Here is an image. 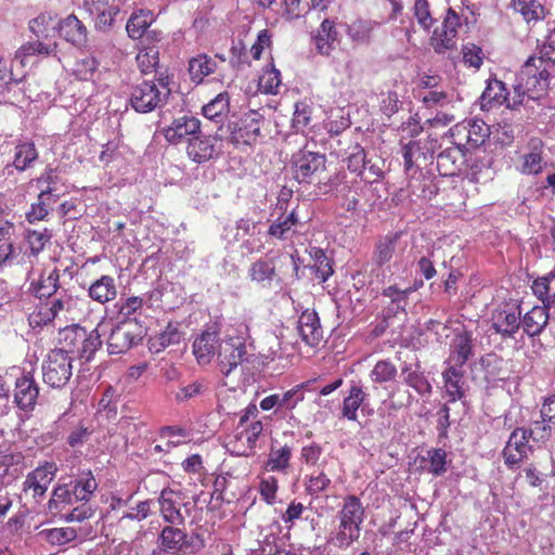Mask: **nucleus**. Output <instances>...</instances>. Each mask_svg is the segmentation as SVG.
I'll use <instances>...</instances> for the list:
<instances>
[{
  "label": "nucleus",
  "mask_w": 555,
  "mask_h": 555,
  "mask_svg": "<svg viewBox=\"0 0 555 555\" xmlns=\"http://www.w3.org/2000/svg\"><path fill=\"white\" fill-rule=\"evenodd\" d=\"M173 76L168 72H156L154 79H144L133 85L129 93V104L138 113L146 114L163 107L170 94Z\"/></svg>",
  "instance_id": "f257e3e1"
},
{
  "label": "nucleus",
  "mask_w": 555,
  "mask_h": 555,
  "mask_svg": "<svg viewBox=\"0 0 555 555\" xmlns=\"http://www.w3.org/2000/svg\"><path fill=\"white\" fill-rule=\"evenodd\" d=\"M258 416L259 410L255 403H249L243 409L233 436L227 443L230 452L238 456L254 454L257 441L263 431V424Z\"/></svg>",
  "instance_id": "f03ea898"
},
{
  "label": "nucleus",
  "mask_w": 555,
  "mask_h": 555,
  "mask_svg": "<svg viewBox=\"0 0 555 555\" xmlns=\"http://www.w3.org/2000/svg\"><path fill=\"white\" fill-rule=\"evenodd\" d=\"M364 518L365 509L361 500L354 494L345 496L337 513L338 527L334 537L335 545L347 548L358 541Z\"/></svg>",
  "instance_id": "7ed1b4c3"
},
{
  "label": "nucleus",
  "mask_w": 555,
  "mask_h": 555,
  "mask_svg": "<svg viewBox=\"0 0 555 555\" xmlns=\"http://www.w3.org/2000/svg\"><path fill=\"white\" fill-rule=\"evenodd\" d=\"M326 156L318 152L300 150L293 156V176L300 184L326 185Z\"/></svg>",
  "instance_id": "20e7f679"
},
{
  "label": "nucleus",
  "mask_w": 555,
  "mask_h": 555,
  "mask_svg": "<svg viewBox=\"0 0 555 555\" xmlns=\"http://www.w3.org/2000/svg\"><path fill=\"white\" fill-rule=\"evenodd\" d=\"M551 68L538 57L530 56L526 61L520 72V79L528 99L537 101L546 94L550 86Z\"/></svg>",
  "instance_id": "39448f33"
},
{
  "label": "nucleus",
  "mask_w": 555,
  "mask_h": 555,
  "mask_svg": "<svg viewBox=\"0 0 555 555\" xmlns=\"http://www.w3.org/2000/svg\"><path fill=\"white\" fill-rule=\"evenodd\" d=\"M73 358L62 350H51L42 364L43 382L52 388L65 386L73 374Z\"/></svg>",
  "instance_id": "423d86ee"
},
{
  "label": "nucleus",
  "mask_w": 555,
  "mask_h": 555,
  "mask_svg": "<svg viewBox=\"0 0 555 555\" xmlns=\"http://www.w3.org/2000/svg\"><path fill=\"white\" fill-rule=\"evenodd\" d=\"M143 338L138 323L126 320L116 324L107 338V350L111 354H120L138 345Z\"/></svg>",
  "instance_id": "0eeeda50"
},
{
  "label": "nucleus",
  "mask_w": 555,
  "mask_h": 555,
  "mask_svg": "<svg viewBox=\"0 0 555 555\" xmlns=\"http://www.w3.org/2000/svg\"><path fill=\"white\" fill-rule=\"evenodd\" d=\"M520 315L519 305H501L491 313V328L503 339L514 338L520 328Z\"/></svg>",
  "instance_id": "6e6552de"
},
{
  "label": "nucleus",
  "mask_w": 555,
  "mask_h": 555,
  "mask_svg": "<svg viewBox=\"0 0 555 555\" xmlns=\"http://www.w3.org/2000/svg\"><path fill=\"white\" fill-rule=\"evenodd\" d=\"M461 17L449 8L440 27H437L430 38V46L437 53H444L456 48L457 29L461 27Z\"/></svg>",
  "instance_id": "1a4fd4ad"
},
{
  "label": "nucleus",
  "mask_w": 555,
  "mask_h": 555,
  "mask_svg": "<svg viewBox=\"0 0 555 555\" xmlns=\"http://www.w3.org/2000/svg\"><path fill=\"white\" fill-rule=\"evenodd\" d=\"M263 121V116L256 111L245 113L237 121L229 125L231 142L250 145L259 137Z\"/></svg>",
  "instance_id": "9d476101"
},
{
  "label": "nucleus",
  "mask_w": 555,
  "mask_h": 555,
  "mask_svg": "<svg viewBox=\"0 0 555 555\" xmlns=\"http://www.w3.org/2000/svg\"><path fill=\"white\" fill-rule=\"evenodd\" d=\"M82 8L94 22L95 29L108 31L120 13L116 0H82Z\"/></svg>",
  "instance_id": "9b49d317"
},
{
  "label": "nucleus",
  "mask_w": 555,
  "mask_h": 555,
  "mask_svg": "<svg viewBox=\"0 0 555 555\" xmlns=\"http://www.w3.org/2000/svg\"><path fill=\"white\" fill-rule=\"evenodd\" d=\"M220 326L218 323L207 324L205 330L195 337L193 341V354L196 361L201 365H205L211 362L216 356L220 341Z\"/></svg>",
  "instance_id": "f8f14e48"
},
{
  "label": "nucleus",
  "mask_w": 555,
  "mask_h": 555,
  "mask_svg": "<svg viewBox=\"0 0 555 555\" xmlns=\"http://www.w3.org/2000/svg\"><path fill=\"white\" fill-rule=\"evenodd\" d=\"M53 314L55 320L63 323L79 320L85 313L87 300L78 296H73L66 291L59 293L51 298Z\"/></svg>",
  "instance_id": "ddd939ff"
},
{
  "label": "nucleus",
  "mask_w": 555,
  "mask_h": 555,
  "mask_svg": "<svg viewBox=\"0 0 555 555\" xmlns=\"http://www.w3.org/2000/svg\"><path fill=\"white\" fill-rule=\"evenodd\" d=\"M545 143L539 137L528 140L524 154L520 156L518 171L525 176H538L546 167Z\"/></svg>",
  "instance_id": "4468645a"
},
{
  "label": "nucleus",
  "mask_w": 555,
  "mask_h": 555,
  "mask_svg": "<svg viewBox=\"0 0 555 555\" xmlns=\"http://www.w3.org/2000/svg\"><path fill=\"white\" fill-rule=\"evenodd\" d=\"M56 472L57 467L54 462H46L38 466L26 476L23 482L24 492L30 493L35 500L41 499L53 481Z\"/></svg>",
  "instance_id": "2eb2a0df"
},
{
  "label": "nucleus",
  "mask_w": 555,
  "mask_h": 555,
  "mask_svg": "<svg viewBox=\"0 0 555 555\" xmlns=\"http://www.w3.org/2000/svg\"><path fill=\"white\" fill-rule=\"evenodd\" d=\"M529 439L527 429L524 427H517L512 431L508 441L503 449V457L506 466L513 467L518 465L528 456V453L531 450Z\"/></svg>",
  "instance_id": "dca6fc26"
},
{
  "label": "nucleus",
  "mask_w": 555,
  "mask_h": 555,
  "mask_svg": "<svg viewBox=\"0 0 555 555\" xmlns=\"http://www.w3.org/2000/svg\"><path fill=\"white\" fill-rule=\"evenodd\" d=\"M312 41L319 54L330 56L340 43L336 22L324 18L312 34Z\"/></svg>",
  "instance_id": "f3484780"
},
{
  "label": "nucleus",
  "mask_w": 555,
  "mask_h": 555,
  "mask_svg": "<svg viewBox=\"0 0 555 555\" xmlns=\"http://www.w3.org/2000/svg\"><path fill=\"white\" fill-rule=\"evenodd\" d=\"M246 354L245 343L241 338L229 337L217 353L218 363L223 374H230L238 364H241Z\"/></svg>",
  "instance_id": "a211bd4d"
},
{
  "label": "nucleus",
  "mask_w": 555,
  "mask_h": 555,
  "mask_svg": "<svg viewBox=\"0 0 555 555\" xmlns=\"http://www.w3.org/2000/svg\"><path fill=\"white\" fill-rule=\"evenodd\" d=\"M59 51L56 40L31 39L24 42L14 53V60L18 61L23 68L26 67L29 60L34 56L49 57L55 56Z\"/></svg>",
  "instance_id": "6ab92c4d"
},
{
  "label": "nucleus",
  "mask_w": 555,
  "mask_h": 555,
  "mask_svg": "<svg viewBox=\"0 0 555 555\" xmlns=\"http://www.w3.org/2000/svg\"><path fill=\"white\" fill-rule=\"evenodd\" d=\"M201 133V121L192 116H182L172 120V122L164 129L165 139L170 144H180L188 142L189 138Z\"/></svg>",
  "instance_id": "aec40b11"
},
{
  "label": "nucleus",
  "mask_w": 555,
  "mask_h": 555,
  "mask_svg": "<svg viewBox=\"0 0 555 555\" xmlns=\"http://www.w3.org/2000/svg\"><path fill=\"white\" fill-rule=\"evenodd\" d=\"M181 493L170 488L160 491L158 498L159 513L163 520L169 525L182 526L185 518L181 513Z\"/></svg>",
  "instance_id": "412c9836"
},
{
  "label": "nucleus",
  "mask_w": 555,
  "mask_h": 555,
  "mask_svg": "<svg viewBox=\"0 0 555 555\" xmlns=\"http://www.w3.org/2000/svg\"><path fill=\"white\" fill-rule=\"evenodd\" d=\"M39 396V386L30 374H23L15 380L14 403L23 411L35 408Z\"/></svg>",
  "instance_id": "4be33fe9"
},
{
  "label": "nucleus",
  "mask_w": 555,
  "mask_h": 555,
  "mask_svg": "<svg viewBox=\"0 0 555 555\" xmlns=\"http://www.w3.org/2000/svg\"><path fill=\"white\" fill-rule=\"evenodd\" d=\"M249 279L262 288H271L281 283L276 270L275 258H260L253 262L248 269Z\"/></svg>",
  "instance_id": "5701e85b"
},
{
  "label": "nucleus",
  "mask_w": 555,
  "mask_h": 555,
  "mask_svg": "<svg viewBox=\"0 0 555 555\" xmlns=\"http://www.w3.org/2000/svg\"><path fill=\"white\" fill-rule=\"evenodd\" d=\"M298 332L306 345L318 347L323 340V328L314 310L306 309L298 319Z\"/></svg>",
  "instance_id": "b1692460"
},
{
  "label": "nucleus",
  "mask_w": 555,
  "mask_h": 555,
  "mask_svg": "<svg viewBox=\"0 0 555 555\" xmlns=\"http://www.w3.org/2000/svg\"><path fill=\"white\" fill-rule=\"evenodd\" d=\"M466 163V152L459 146L443 150L437 156V170L442 177L459 176Z\"/></svg>",
  "instance_id": "393cba45"
},
{
  "label": "nucleus",
  "mask_w": 555,
  "mask_h": 555,
  "mask_svg": "<svg viewBox=\"0 0 555 555\" xmlns=\"http://www.w3.org/2000/svg\"><path fill=\"white\" fill-rule=\"evenodd\" d=\"M57 29L60 36L75 47H83L88 41V29L74 13L60 20Z\"/></svg>",
  "instance_id": "a878e982"
},
{
  "label": "nucleus",
  "mask_w": 555,
  "mask_h": 555,
  "mask_svg": "<svg viewBox=\"0 0 555 555\" xmlns=\"http://www.w3.org/2000/svg\"><path fill=\"white\" fill-rule=\"evenodd\" d=\"M216 143L214 137L196 134L188 139L186 154L196 164L206 163L217 154Z\"/></svg>",
  "instance_id": "bb28decb"
},
{
  "label": "nucleus",
  "mask_w": 555,
  "mask_h": 555,
  "mask_svg": "<svg viewBox=\"0 0 555 555\" xmlns=\"http://www.w3.org/2000/svg\"><path fill=\"white\" fill-rule=\"evenodd\" d=\"M159 546L170 554L185 552L189 547L188 534L177 525L165 526L158 535Z\"/></svg>",
  "instance_id": "cd10ccee"
},
{
  "label": "nucleus",
  "mask_w": 555,
  "mask_h": 555,
  "mask_svg": "<svg viewBox=\"0 0 555 555\" xmlns=\"http://www.w3.org/2000/svg\"><path fill=\"white\" fill-rule=\"evenodd\" d=\"M550 306H534L520 317V327L530 336H539L546 327L550 319Z\"/></svg>",
  "instance_id": "c85d7f7f"
},
{
  "label": "nucleus",
  "mask_w": 555,
  "mask_h": 555,
  "mask_svg": "<svg viewBox=\"0 0 555 555\" xmlns=\"http://www.w3.org/2000/svg\"><path fill=\"white\" fill-rule=\"evenodd\" d=\"M369 395L363 387L357 383H352L349 387L348 395L343 400L340 414L343 418L356 422L358 420V410H364Z\"/></svg>",
  "instance_id": "c756f323"
},
{
  "label": "nucleus",
  "mask_w": 555,
  "mask_h": 555,
  "mask_svg": "<svg viewBox=\"0 0 555 555\" xmlns=\"http://www.w3.org/2000/svg\"><path fill=\"white\" fill-rule=\"evenodd\" d=\"M406 188L410 196H414L416 199L430 201L438 193V186L434 179L425 177L420 169H415L411 173Z\"/></svg>",
  "instance_id": "7c9ffc66"
},
{
  "label": "nucleus",
  "mask_w": 555,
  "mask_h": 555,
  "mask_svg": "<svg viewBox=\"0 0 555 555\" xmlns=\"http://www.w3.org/2000/svg\"><path fill=\"white\" fill-rule=\"evenodd\" d=\"M300 223L295 209L288 214L278 217L268 229V235L279 241L291 240L297 233V225Z\"/></svg>",
  "instance_id": "2f4dec72"
},
{
  "label": "nucleus",
  "mask_w": 555,
  "mask_h": 555,
  "mask_svg": "<svg viewBox=\"0 0 555 555\" xmlns=\"http://www.w3.org/2000/svg\"><path fill=\"white\" fill-rule=\"evenodd\" d=\"M473 353V337L467 331L455 335L451 353L447 363L451 366L463 367Z\"/></svg>",
  "instance_id": "473e14b6"
},
{
  "label": "nucleus",
  "mask_w": 555,
  "mask_h": 555,
  "mask_svg": "<svg viewBox=\"0 0 555 555\" xmlns=\"http://www.w3.org/2000/svg\"><path fill=\"white\" fill-rule=\"evenodd\" d=\"M60 288V271L53 269L52 271H43L37 281L30 283V292L39 299H50L56 296Z\"/></svg>",
  "instance_id": "72a5a7b5"
},
{
  "label": "nucleus",
  "mask_w": 555,
  "mask_h": 555,
  "mask_svg": "<svg viewBox=\"0 0 555 555\" xmlns=\"http://www.w3.org/2000/svg\"><path fill=\"white\" fill-rule=\"evenodd\" d=\"M57 199L59 195L53 193L51 186L42 190L37 197V202L33 203L29 210L26 212V220L29 223L44 220Z\"/></svg>",
  "instance_id": "f704fd0d"
},
{
  "label": "nucleus",
  "mask_w": 555,
  "mask_h": 555,
  "mask_svg": "<svg viewBox=\"0 0 555 555\" xmlns=\"http://www.w3.org/2000/svg\"><path fill=\"white\" fill-rule=\"evenodd\" d=\"M70 486L75 500L88 503L98 489V481L91 469H80Z\"/></svg>",
  "instance_id": "c9c22d12"
},
{
  "label": "nucleus",
  "mask_w": 555,
  "mask_h": 555,
  "mask_svg": "<svg viewBox=\"0 0 555 555\" xmlns=\"http://www.w3.org/2000/svg\"><path fill=\"white\" fill-rule=\"evenodd\" d=\"M442 379L449 402H456L465 396L464 390V371L463 367L449 365L442 372Z\"/></svg>",
  "instance_id": "e433bc0d"
},
{
  "label": "nucleus",
  "mask_w": 555,
  "mask_h": 555,
  "mask_svg": "<svg viewBox=\"0 0 555 555\" xmlns=\"http://www.w3.org/2000/svg\"><path fill=\"white\" fill-rule=\"evenodd\" d=\"M508 104V91L501 80H490L481 94L482 108L492 109Z\"/></svg>",
  "instance_id": "4c0bfd02"
},
{
  "label": "nucleus",
  "mask_w": 555,
  "mask_h": 555,
  "mask_svg": "<svg viewBox=\"0 0 555 555\" xmlns=\"http://www.w3.org/2000/svg\"><path fill=\"white\" fill-rule=\"evenodd\" d=\"M88 295L92 300L102 305L113 301L117 297V287L114 278L111 275H102L91 283Z\"/></svg>",
  "instance_id": "58836bf2"
},
{
  "label": "nucleus",
  "mask_w": 555,
  "mask_h": 555,
  "mask_svg": "<svg viewBox=\"0 0 555 555\" xmlns=\"http://www.w3.org/2000/svg\"><path fill=\"white\" fill-rule=\"evenodd\" d=\"M85 337V328L78 325H66L60 328L57 336L59 348L54 350H62L67 356H74L78 349L80 340Z\"/></svg>",
  "instance_id": "ea45409f"
},
{
  "label": "nucleus",
  "mask_w": 555,
  "mask_h": 555,
  "mask_svg": "<svg viewBox=\"0 0 555 555\" xmlns=\"http://www.w3.org/2000/svg\"><path fill=\"white\" fill-rule=\"evenodd\" d=\"M204 117L215 122H222L230 113V94L220 92L202 107Z\"/></svg>",
  "instance_id": "a19ab883"
},
{
  "label": "nucleus",
  "mask_w": 555,
  "mask_h": 555,
  "mask_svg": "<svg viewBox=\"0 0 555 555\" xmlns=\"http://www.w3.org/2000/svg\"><path fill=\"white\" fill-rule=\"evenodd\" d=\"M216 69V61L205 53L198 54L189 61V75L196 85L201 83L205 77L214 74Z\"/></svg>",
  "instance_id": "79ce46f5"
},
{
  "label": "nucleus",
  "mask_w": 555,
  "mask_h": 555,
  "mask_svg": "<svg viewBox=\"0 0 555 555\" xmlns=\"http://www.w3.org/2000/svg\"><path fill=\"white\" fill-rule=\"evenodd\" d=\"M154 21L155 16L150 10L134 11L126 25L128 36L133 40L141 39Z\"/></svg>",
  "instance_id": "37998d69"
},
{
  "label": "nucleus",
  "mask_w": 555,
  "mask_h": 555,
  "mask_svg": "<svg viewBox=\"0 0 555 555\" xmlns=\"http://www.w3.org/2000/svg\"><path fill=\"white\" fill-rule=\"evenodd\" d=\"M181 337L182 333L180 332L178 324L169 322L160 333L150 338V350L158 353L171 345L179 344Z\"/></svg>",
  "instance_id": "c03bdc74"
},
{
  "label": "nucleus",
  "mask_w": 555,
  "mask_h": 555,
  "mask_svg": "<svg viewBox=\"0 0 555 555\" xmlns=\"http://www.w3.org/2000/svg\"><path fill=\"white\" fill-rule=\"evenodd\" d=\"M531 289L543 305L555 304V266L547 274L537 278Z\"/></svg>",
  "instance_id": "a18cd8bd"
},
{
  "label": "nucleus",
  "mask_w": 555,
  "mask_h": 555,
  "mask_svg": "<svg viewBox=\"0 0 555 555\" xmlns=\"http://www.w3.org/2000/svg\"><path fill=\"white\" fill-rule=\"evenodd\" d=\"M39 153L34 142H21L14 147L13 166L18 171H25L33 167Z\"/></svg>",
  "instance_id": "49530a36"
},
{
  "label": "nucleus",
  "mask_w": 555,
  "mask_h": 555,
  "mask_svg": "<svg viewBox=\"0 0 555 555\" xmlns=\"http://www.w3.org/2000/svg\"><path fill=\"white\" fill-rule=\"evenodd\" d=\"M408 292L401 291L397 286H389L383 291V296L390 299V304L383 311L384 319L388 320L403 312L408 302Z\"/></svg>",
  "instance_id": "de8ad7c7"
},
{
  "label": "nucleus",
  "mask_w": 555,
  "mask_h": 555,
  "mask_svg": "<svg viewBox=\"0 0 555 555\" xmlns=\"http://www.w3.org/2000/svg\"><path fill=\"white\" fill-rule=\"evenodd\" d=\"M397 235H386L379 238L375 245L373 253V263L383 268L389 263L396 251Z\"/></svg>",
  "instance_id": "09e8293b"
},
{
  "label": "nucleus",
  "mask_w": 555,
  "mask_h": 555,
  "mask_svg": "<svg viewBox=\"0 0 555 555\" xmlns=\"http://www.w3.org/2000/svg\"><path fill=\"white\" fill-rule=\"evenodd\" d=\"M397 376V365L390 359L378 360L370 372L371 380L378 385L392 383Z\"/></svg>",
  "instance_id": "8fccbe9b"
},
{
  "label": "nucleus",
  "mask_w": 555,
  "mask_h": 555,
  "mask_svg": "<svg viewBox=\"0 0 555 555\" xmlns=\"http://www.w3.org/2000/svg\"><path fill=\"white\" fill-rule=\"evenodd\" d=\"M28 28L36 39L55 40L50 34L57 28L50 14L41 13L28 23Z\"/></svg>",
  "instance_id": "3c124183"
},
{
  "label": "nucleus",
  "mask_w": 555,
  "mask_h": 555,
  "mask_svg": "<svg viewBox=\"0 0 555 555\" xmlns=\"http://www.w3.org/2000/svg\"><path fill=\"white\" fill-rule=\"evenodd\" d=\"M55 320L50 299L41 300L28 314V323L33 328L43 327Z\"/></svg>",
  "instance_id": "603ef678"
},
{
  "label": "nucleus",
  "mask_w": 555,
  "mask_h": 555,
  "mask_svg": "<svg viewBox=\"0 0 555 555\" xmlns=\"http://www.w3.org/2000/svg\"><path fill=\"white\" fill-rule=\"evenodd\" d=\"M513 7L527 23L538 22L545 17V9L538 0H513Z\"/></svg>",
  "instance_id": "864d4df0"
},
{
  "label": "nucleus",
  "mask_w": 555,
  "mask_h": 555,
  "mask_svg": "<svg viewBox=\"0 0 555 555\" xmlns=\"http://www.w3.org/2000/svg\"><path fill=\"white\" fill-rule=\"evenodd\" d=\"M378 24L370 20L353 21L347 29L349 38L357 43H367L373 37L374 28Z\"/></svg>",
  "instance_id": "5fc2aeb1"
},
{
  "label": "nucleus",
  "mask_w": 555,
  "mask_h": 555,
  "mask_svg": "<svg viewBox=\"0 0 555 555\" xmlns=\"http://www.w3.org/2000/svg\"><path fill=\"white\" fill-rule=\"evenodd\" d=\"M100 62L94 55H85L78 59L73 67V75L81 81H90L98 72Z\"/></svg>",
  "instance_id": "6e6d98bb"
},
{
  "label": "nucleus",
  "mask_w": 555,
  "mask_h": 555,
  "mask_svg": "<svg viewBox=\"0 0 555 555\" xmlns=\"http://www.w3.org/2000/svg\"><path fill=\"white\" fill-rule=\"evenodd\" d=\"M75 499L73 488L69 485H57L48 502V508L50 512H61L66 506L73 504Z\"/></svg>",
  "instance_id": "4d7b16f0"
},
{
  "label": "nucleus",
  "mask_w": 555,
  "mask_h": 555,
  "mask_svg": "<svg viewBox=\"0 0 555 555\" xmlns=\"http://www.w3.org/2000/svg\"><path fill=\"white\" fill-rule=\"evenodd\" d=\"M101 345V335L98 330H93L90 333L85 331V337L80 340L75 354L85 361H90Z\"/></svg>",
  "instance_id": "13d9d810"
},
{
  "label": "nucleus",
  "mask_w": 555,
  "mask_h": 555,
  "mask_svg": "<svg viewBox=\"0 0 555 555\" xmlns=\"http://www.w3.org/2000/svg\"><path fill=\"white\" fill-rule=\"evenodd\" d=\"M346 160L348 170L352 173H357L359 177L364 175L365 168L370 164V160L366 158L365 150L358 143L350 147Z\"/></svg>",
  "instance_id": "bf43d9fd"
},
{
  "label": "nucleus",
  "mask_w": 555,
  "mask_h": 555,
  "mask_svg": "<svg viewBox=\"0 0 555 555\" xmlns=\"http://www.w3.org/2000/svg\"><path fill=\"white\" fill-rule=\"evenodd\" d=\"M41 534L50 544L57 546L65 545L77 538V531L72 527L47 529L41 531Z\"/></svg>",
  "instance_id": "052dcab7"
},
{
  "label": "nucleus",
  "mask_w": 555,
  "mask_h": 555,
  "mask_svg": "<svg viewBox=\"0 0 555 555\" xmlns=\"http://www.w3.org/2000/svg\"><path fill=\"white\" fill-rule=\"evenodd\" d=\"M404 383L413 388L418 395L426 396L431 393V385L423 373L410 371L408 367L402 370Z\"/></svg>",
  "instance_id": "680f3d73"
},
{
  "label": "nucleus",
  "mask_w": 555,
  "mask_h": 555,
  "mask_svg": "<svg viewBox=\"0 0 555 555\" xmlns=\"http://www.w3.org/2000/svg\"><path fill=\"white\" fill-rule=\"evenodd\" d=\"M292 456V449L284 446L280 449H272L267 461V468L271 472H281L288 467Z\"/></svg>",
  "instance_id": "e2e57ef3"
},
{
  "label": "nucleus",
  "mask_w": 555,
  "mask_h": 555,
  "mask_svg": "<svg viewBox=\"0 0 555 555\" xmlns=\"http://www.w3.org/2000/svg\"><path fill=\"white\" fill-rule=\"evenodd\" d=\"M469 129V145L478 147L482 145L490 135L489 126L481 119H467Z\"/></svg>",
  "instance_id": "0e129e2a"
},
{
  "label": "nucleus",
  "mask_w": 555,
  "mask_h": 555,
  "mask_svg": "<svg viewBox=\"0 0 555 555\" xmlns=\"http://www.w3.org/2000/svg\"><path fill=\"white\" fill-rule=\"evenodd\" d=\"M331 485L328 476L321 470H315L307 476L305 481V490L309 495H319L325 491Z\"/></svg>",
  "instance_id": "69168bd1"
},
{
  "label": "nucleus",
  "mask_w": 555,
  "mask_h": 555,
  "mask_svg": "<svg viewBox=\"0 0 555 555\" xmlns=\"http://www.w3.org/2000/svg\"><path fill=\"white\" fill-rule=\"evenodd\" d=\"M159 53L155 47H147L139 51L137 63L143 74L152 73L159 63Z\"/></svg>",
  "instance_id": "338daca9"
},
{
  "label": "nucleus",
  "mask_w": 555,
  "mask_h": 555,
  "mask_svg": "<svg viewBox=\"0 0 555 555\" xmlns=\"http://www.w3.org/2000/svg\"><path fill=\"white\" fill-rule=\"evenodd\" d=\"M538 57L546 65L554 67L555 65V28L552 29L545 37L542 44L538 47V54L532 55Z\"/></svg>",
  "instance_id": "774afa93"
}]
</instances>
